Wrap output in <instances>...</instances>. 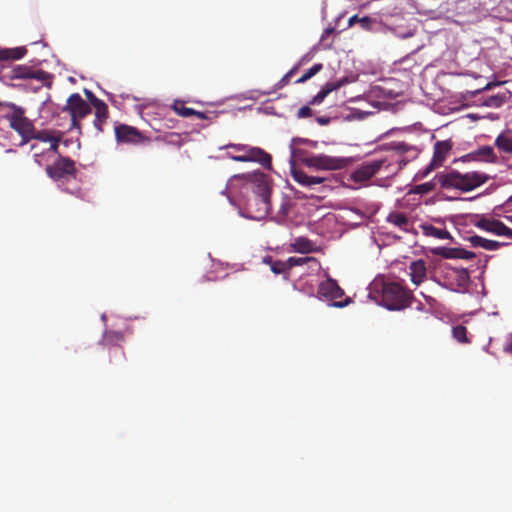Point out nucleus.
Returning <instances> with one entry per match:
<instances>
[{
  "mask_svg": "<svg viewBox=\"0 0 512 512\" xmlns=\"http://www.w3.org/2000/svg\"><path fill=\"white\" fill-rule=\"evenodd\" d=\"M386 150L391 152L389 157L364 163L352 173L351 178L355 182L368 181L380 170L383 165L389 167L391 165L390 160H395L398 162L397 170H400L410 160L416 158L418 155V149L415 146L409 145L403 141H393L387 144Z\"/></svg>",
  "mask_w": 512,
  "mask_h": 512,
  "instance_id": "nucleus-1",
  "label": "nucleus"
},
{
  "mask_svg": "<svg viewBox=\"0 0 512 512\" xmlns=\"http://www.w3.org/2000/svg\"><path fill=\"white\" fill-rule=\"evenodd\" d=\"M359 19L360 18L357 15L350 17L348 20L349 26H352L354 23H359Z\"/></svg>",
  "mask_w": 512,
  "mask_h": 512,
  "instance_id": "nucleus-46",
  "label": "nucleus"
},
{
  "mask_svg": "<svg viewBox=\"0 0 512 512\" xmlns=\"http://www.w3.org/2000/svg\"><path fill=\"white\" fill-rule=\"evenodd\" d=\"M466 158L482 159L488 162H495L496 159L494 150L491 146H482L474 153L467 155Z\"/></svg>",
  "mask_w": 512,
  "mask_h": 512,
  "instance_id": "nucleus-25",
  "label": "nucleus"
},
{
  "mask_svg": "<svg viewBox=\"0 0 512 512\" xmlns=\"http://www.w3.org/2000/svg\"><path fill=\"white\" fill-rule=\"evenodd\" d=\"M11 104H12V102H2V101H0V113L3 115Z\"/></svg>",
  "mask_w": 512,
  "mask_h": 512,
  "instance_id": "nucleus-43",
  "label": "nucleus"
},
{
  "mask_svg": "<svg viewBox=\"0 0 512 512\" xmlns=\"http://www.w3.org/2000/svg\"><path fill=\"white\" fill-rule=\"evenodd\" d=\"M312 115V109L309 106L301 107L297 112L298 118H307Z\"/></svg>",
  "mask_w": 512,
  "mask_h": 512,
  "instance_id": "nucleus-42",
  "label": "nucleus"
},
{
  "mask_svg": "<svg viewBox=\"0 0 512 512\" xmlns=\"http://www.w3.org/2000/svg\"><path fill=\"white\" fill-rule=\"evenodd\" d=\"M422 230L426 236H432L437 239H448L450 238V233L445 229H439L433 225H423Z\"/></svg>",
  "mask_w": 512,
  "mask_h": 512,
  "instance_id": "nucleus-29",
  "label": "nucleus"
},
{
  "mask_svg": "<svg viewBox=\"0 0 512 512\" xmlns=\"http://www.w3.org/2000/svg\"><path fill=\"white\" fill-rule=\"evenodd\" d=\"M193 116L197 117L198 119L204 120L207 119V116L204 112L196 111L194 110Z\"/></svg>",
  "mask_w": 512,
  "mask_h": 512,
  "instance_id": "nucleus-45",
  "label": "nucleus"
},
{
  "mask_svg": "<svg viewBox=\"0 0 512 512\" xmlns=\"http://www.w3.org/2000/svg\"><path fill=\"white\" fill-rule=\"evenodd\" d=\"M452 147L453 144L450 140L437 141L434 145L433 159L430 165L426 168L424 175H427L434 168L442 166L450 154Z\"/></svg>",
  "mask_w": 512,
  "mask_h": 512,
  "instance_id": "nucleus-15",
  "label": "nucleus"
},
{
  "mask_svg": "<svg viewBox=\"0 0 512 512\" xmlns=\"http://www.w3.org/2000/svg\"><path fill=\"white\" fill-rule=\"evenodd\" d=\"M1 81L6 85L21 87L19 83H13L16 80L35 81L29 86L33 92H38L42 87L51 88L52 75L42 69H33L27 65H15L1 72Z\"/></svg>",
  "mask_w": 512,
  "mask_h": 512,
  "instance_id": "nucleus-3",
  "label": "nucleus"
},
{
  "mask_svg": "<svg viewBox=\"0 0 512 512\" xmlns=\"http://www.w3.org/2000/svg\"><path fill=\"white\" fill-rule=\"evenodd\" d=\"M323 68L322 63H316L311 68H309L299 79L296 80L297 84H301L306 82L315 76L318 72H320Z\"/></svg>",
  "mask_w": 512,
  "mask_h": 512,
  "instance_id": "nucleus-34",
  "label": "nucleus"
},
{
  "mask_svg": "<svg viewBox=\"0 0 512 512\" xmlns=\"http://www.w3.org/2000/svg\"><path fill=\"white\" fill-rule=\"evenodd\" d=\"M291 175L297 183L308 187L321 184L325 181L323 177L309 176L304 171L296 169L295 167L291 168Z\"/></svg>",
  "mask_w": 512,
  "mask_h": 512,
  "instance_id": "nucleus-20",
  "label": "nucleus"
},
{
  "mask_svg": "<svg viewBox=\"0 0 512 512\" xmlns=\"http://www.w3.org/2000/svg\"><path fill=\"white\" fill-rule=\"evenodd\" d=\"M300 160L307 167L319 170H338L345 166L344 159L328 155H311Z\"/></svg>",
  "mask_w": 512,
  "mask_h": 512,
  "instance_id": "nucleus-13",
  "label": "nucleus"
},
{
  "mask_svg": "<svg viewBox=\"0 0 512 512\" xmlns=\"http://www.w3.org/2000/svg\"><path fill=\"white\" fill-rule=\"evenodd\" d=\"M264 262L270 265L271 271L274 274H282L290 269L287 262L280 260L273 261L270 256L265 257Z\"/></svg>",
  "mask_w": 512,
  "mask_h": 512,
  "instance_id": "nucleus-31",
  "label": "nucleus"
},
{
  "mask_svg": "<svg viewBox=\"0 0 512 512\" xmlns=\"http://www.w3.org/2000/svg\"><path fill=\"white\" fill-rule=\"evenodd\" d=\"M374 23V20H372L369 16H364L361 19H359V24L361 27L367 31L372 30V24Z\"/></svg>",
  "mask_w": 512,
  "mask_h": 512,
  "instance_id": "nucleus-41",
  "label": "nucleus"
},
{
  "mask_svg": "<svg viewBox=\"0 0 512 512\" xmlns=\"http://www.w3.org/2000/svg\"><path fill=\"white\" fill-rule=\"evenodd\" d=\"M345 83V79L336 81V82H328L325 86L310 100V105H318L323 102V100L328 96L329 93L339 89Z\"/></svg>",
  "mask_w": 512,
  "mask_h": 512,
  "instance_id": "nucleus-21",
  "label": "nucleus"
},
{
  "mask_svg": "<svg viewBox=\"0 0 512 512\" xmlns=\"http://www.w3.org/2000/svg\"><path fill=\"white\" fill-rule=\"evenodd\" d=\"M507 101V96L505 93L496 94L489 96L485 101L484 104L488 107L498 108L502 106Z\"/></svg>",
  "mask_w": 512,
  "mask_h": 512,
  "instance_id": "nucleus-33",
  "label": "nucleus"
},
{
  "mask_svg": "<svg viewBox=\"0 0 512 512\" xmlns=\"http://www.w3.org/2000/svg\"><path fill=\"white\" fill-rule=\"evenodd\" d=\"M453 337L460 343H468L467 328L463 325H458L452 329Z\"/></svg>",
  "mask_w": 512,
  "mask_h": 512,
  "instance_id": "nucleus-35",
  "label": "nucleus"
},
{
  "mask_svg": "<svg viewBox=\"0 0 512 512\" xmlns=\"http://www.w3.org/2000/svg\"><path fill=\"white\" fill-rule=\"evenodd\" d=\"M297 153H298V151H297V150H295V149H293V150H292V156H293V157H296V156H297Z\"/></svg>",
  "mask_w": 512,
  "mask_h": 512,
  "instance_id": "nucleus-49",
  "label": "nucleus"
},
{
  "mask_svg": "<svg viewBox=\"0 0 512 512\" xmlns=\"http://www.w3.org/2000/svg\"><path fill=\"white\" fill-rule=\"evenodd\" d=\"M507 207H512V195L507 199L506 204Z\"/></svg>",
  "mask_w": 512,
  "mask_h": 512,
  "instance_id": "nucleus-47",
  "label": "nucleus"
},
{
  "mask_svg": "<svg viewBox=\"0 0 512 512\" xmlns=\"http://www.w3.org/2000/svg\"><path fill=\"white\" fill-rule=\"evenodd\" d=\"M316 120L320 125H327L330 123V118L325 116L317 117Z\"/></svg>",
  "mask_w": 512,
  "mask_h": 512,
  "instance_id": "nucleus-44",
  "label": "nucleus"
},
{
  "mask_svg": "<svg viewBox=\"0 0 512 512\" xmlns=\"http://www.w3.org/2000/svg\"><path fill=\"white\" fill-rule=\"evenodd\" d=\"M489 176L480 171H469L461 173L451 170L439 176V183L442 188H455L463 192L472 191L489 180Z\"/></svg>",
  "mask_w": 512,
  "mask_h": 512,
  "instance_id": "nucleus-5",
  "label": "nucleus"
},
{
  "mask_svg": "<svg viewBox=\"0 0 512 512\" xmlns=\"http://www.w3.org/2000/svg\"><path fill=\"white\" fill-rule=\"evenodd\" d=\"M228 147L242 152L240 155H231L229 156L232 160L237 162H257L260 163L263 167L270 169L271 168V156L266 153L264 150L258 147H249L244 144H230Z\"/></svg>",
  "mask_w": 512,
  "mask_h": 512,
  "instance_id": "nucleus-9",
  "label": "nucleus"
},
{
  "mask_svg": "<svg viewBox=\"0 0 512 512\" xmlns=\"http://www.w3.org/2000/svg\"><path fill=\"white\" fill-rule=\"evenodd\" d=\"M469 241L473 247H481L488 251H496L509 244L508 242L489 240L478 235L471 236Z\"/></svg>",
  "mask_w": 512,
  "mask_h": 512,
  "instance_id": "nucleus-19",
  "label": "nucleus"
},
{
  "mask_svg": "<svg viewBox=\"0 0 512 512\" xmlns=\"http://www.w3.org/2000/svg\"><path fill=\"white\" fill-rule=\"evenodd\" d=\"M506 218L508 221H510L512 223V216H507Z\"/></svg>",
  "mask_w": 512,
  "mask_h": 512,
  "instance_id": "nucleus-50",
  "label": "nucleus"
},
{
  "mask_svg": "<svg viewBox=\"0 0 512 512\" xmlns=\"http://www.w3.org/2000/svg\"><path fill=\"white\" fill-rule=\"evenodd\" d=\"M85 96L88 100V104L92 107H97L106 104L103 100L97 98L93 92L88 89L84 90Z\"/></svg>",
  "mask_w": 512,
  "mask_h": 512,
  "instance_id": "nucleus-37",
  "label": "nucleus"
},
{
  "mask_svg": "<svg viewBox=\"0 0 512 512\" xmlns=\"http://www.w3.org/2000/svg\"><path fill=\"white\" fill-rule=\"evenodd\" d=\"M95 109V118L93 120V126L96 130V134H100L103 132V125L107 122L109 118V110L107 104L94 107Z\"/></svg>",
  "mask_w": 512,
  "mask_h": 512,
  "instance_id": "nucleus-22",
  "label": "nucleus"
},
{
  "mask_svg": "<svg viewBox=\"0 0 512 512\" xmlns=\"http://www.w3.org/2000/svg\"><path fill=\"white\" fill-rule=\"evenodd\" d=\"M115 136L118 142L123 143L138 144L144 140L143 135L137 128L125 124L115 127Z\"/></svg>",
  "mask_w": 512,
  "mask_h": 512,
  "instance_id": "nucleus-16",
  "label": "nucleus"
},
{
  "mask_svg": "<svg viewBox=\"0 0 512 512\" xmlns=\"http://www.w3.org/2000/svg\"><path fill=\"white\" fill-rule=\"evenodd\" d=\"M291 209V203L288 200H284L278 210L277 213V222H282L287 217L289 211Z\"/></svg>",
  "mask_w": 512,
  "mask_h": 512,
  "instance_id": "nucleus-36",
  "label": "nucleus"
},
{
  "mask_svg": "<svg viewBox=\"0 0 512 512\" xmlns=\"http://www.w3.org/2000/svg\"><path fill=\"white\" fill-rule=\"evenodd\" d=\"M436 255L445 259H472L475 253L458 247H439L434 250Z\"/></svg>",
  "mask_w": 512,
  "mask_h": 512,
  "instance_id": "nucleus-17",
  "label": "nucleus"
},
{
  "mask_svg": "<svg viewBox=\"0 0 512 512\" xmlns=\"http://www.w3.org/2000/svg\"><path fill=\"white\" fill-rule=\"evenodd\" d=\"M1 81L6 85L21 87L19 83H13L16 80L35 81L29 86L33 92H38L42 87L51 88L52 75L42 69H33L27 65H15L1 72Z\"/></svg>",
  "mask_w": 512,
  "mask_h": 512,
  "instance_id": "nucleus-4",
  "label": "nucleus"
},
{
  "mask_svg": "<svg viewBox=\"0 0 512 512\" xmlns=\"http://www.w3.org/2000/svg\"><path fill=\"white\" fill-rule=\"evenodd\" d=\"M2 116L9 121L10 127L22 136V142L27 143L34 125L25 116V109L12 103Z\"/></svg>",
  "mask_w": 512,
  "mask_h": 512,
  "instance_id": "nucleus-7",
  "label": "nucleus"
},
{
  "mask_svg": "<svg viewBox=\"0 0 512 512\" xmlns=\"http://www.w3.org/2000/svg\"><path fill=\"white\" fill-rule=\"evenodd\" d=\"M114 350H115V352H120L121 355L124 357V351L121 347H115Z\"/></svg>",
  "mask_w": 512,
  "mask_h": 512,
  "instance_id": "nucleus-48",
  "label": "nucleus"
},
{
  "mask_svg": "<svg viewBox=\"0 0 512 512\" xmlns=\"http://www.w3.org/2000/svg\"><path fill=\"white\" fill-rule=\"evenodd\" d=\"M62 110L71 117V129L78 131L81 130V120L92 111L91 106L78 93H73L68 97Z\"/></svg>",
  "mask_w": 512,
  "mask_h": 512,
  "instance_id": "nucleus-8",
  "label": "nucleus"
},
{
  "mask_svg": "<svg viewBox=\"0 0 512 512\" xmlns=\"http://www.w3.org/2000/svg\"><path fill=\"white\" fill-rule=\"evenodd\" d=\"M61 131L59 130H52V129H43L39 131L33 130L32 133L29 135V140L35 139L39 140L41 142H51L55 135H58Z\"/></svg>",
  "mask_w": 512,
  "mask_h": 512,
  "instance_id": "nucleus-27",
  "label": "nucleus"
},
{
  "mask_svg": "<svg viewBox=\"0 0 512 512\" xmlns=\"http://www.w3.org/2000/svg\"><path fill=\"white\" fill-rule=\"evenodd\" d=\"M251 185V195L244 207V216L253 220L264 219L271 210V185L267 176L262 173L242 175Z\"/></svg>",
  "mask_w": 512,
  "mask_h": 512,
  "instance_id": "nucleus-2",
  "label": "nucleus"
},
{
  "mask_svg": "<svg viewBox=\"0 0 512 512\" xmlns=\"http://www.w3.org/2000/svg\"><path fill=\"white\" fill-rule=\"evenodd\" d=\"M298 69L297 66H295L294 68H292L289 72H287L282 78L281 80L279 81L278 83V87L279 88H282L284 87L286 84H288L290 78L292 77V75L296 72V70Z\"/></svg>",
  "mask_w": 512,
  "mask_h": 512,
  "instance_id": "nucleus-40",
  "label": "nucleus"
},
{
  "mask_svg": "<svg viewBox=\"0 0 512 512\" xmlns=\"http://www.w3.org/2000/svg\"><path fill=\"white\" fill-rule=\"evenodd\" d=\"M45 171L54 181L66 178H76L77 175L75 161L62 155H59L52 164L47 165Z\"/></svg>",
  "mask_w": 512,
  "mask_h": 512,
  "instance_id": "nucleus-10",
  "label": "nucleus"
},
{
  "mask_svg": "<svg viewBox=\"0 0 512 512\" xmlns=\"http://www.w3.org/2000/svg\"><path fill=\"white\" fill-rule=\"evenodd\" d=\"M388 223H391L397 227H399L403 231H408L410 226V221L406 214L402 212H391L388 214L386 218Z\"/></svg>",
  "mask_w": 512,
  "mask_h": 512,
  "instance_id": "nucleus-24",
  "label": "nucleus"
},
{
  "mask_svg": "<svg viewBox=\"0 0 512 512\" xmlns=\"http://www.w3.org/2000/svg\"><path fill=\"white\" fill-rule=\"evenodd\" d=\"M318 294L328 300H332V306L337 308H343L347 306L351 299L347 297L344 301H337L344 296L343 289L338 285V283L331 278L320 283L318 287Z\"/></svg>",
  "mask_w": 512,
  "mask_h": 512,
  "instance_id": "nucleus-12",
  "label": "nucleus"
},
{
  "mask_svg": "<svg viewBox=\"0 0 512 512\" xmlns=\"http://www.w3.org/2000/svg\"><path fill=\"white\" fill-rule=\"evenodd\" d=\"M310 260H315V259L312 258V257H299V258L290 257L287 260V263H288L289 268H291V267H294V266L303 265L304 263H306V262H308Z\"/></svg>",
  "mask_w": 512,
  "mask_h": 512,
  "instance_id": "nucleus-38",
  "label": "nucleus"
},
{
  "mask_svg": "<svg viewBox=\"0 0 512 512\" xmlns=\"http://www.w3.org/2000/svg\"><path fill=\"white\" fill-rule=\"evenodd\" d=\"M443 278L445 287L454 292H464L470 284V275L465 268L448 267Z\"/></svg>",
  "mask_w": 512,
  "mask_h": 512,
  "instance_id": "nucleus-11",
  "label": "nucleus"
},
{
  "mask_svg": "<svg viewBox=\"0 0 512 512\" xmlns=\"http://www.w3.org/2000/svg\"><path fill=\"white\" fill-rule=\"evenodd\" d=\"M474 225L484 231L495 234L497 236H504L512 241V229L506 226L500 220L482 216Z\"/></svg>",
  "mask_w": 512,
  "mask_h": 512,
  "instance_id": "nucleus-14",
  "label": "nucleus"
},
{
  "mask_svg": "<svg viewBox=\"0 0 512 512\" xmlns=\"http://www.w3.org/2000/svg\"><path fill=\"white\" fill-rule=\"evenodd\" d=\"M27 49L25 47H16L12 49L0 50V60H19L25 56Z\"/></svg>",
  "mask_w": 512,
  "mask_h": 512,
  "instance_id": "nucleus-26",
  "label": "nucleus"
},
{
  "mask_svg": "<svg viewBox=\"0 0 512 512\" xmlns=\"http://www.w3.org/2000/svg\"><path fill=\"white\" fill-rule=\"evenodd\" d=\"M172 109L181 117L188 118L193 116L194 109L185 106V102L181 100L174 101Z\"/></svg>",
  "mask_w": 512,
  "mask_h": 512,
  "instance_id": "nucleus-32",
  "label": "nucleus"
},
{
  "mask_svg": "<svg viewBox=\"0 0 512 512\" xmlns=\"http://www.w3.org/2000/svg\"><path fill=\"white\" fill-rule=\"evenodd\" d=\"M490 86H491L490 84H487V85H486V87H485V89H489V88H490Z\"/></svg>",
  "mask_w": 512,
  "mask_h": 512,
  "instance_id": "nucleus-51",
  "label": "nucleus"
},
{
  "mask_svg": "<svg viewBox=\"0 0 512 512\" xmlns=\"http://www.w3.org/2000/svg\"><path fill=\"white\" fill-rule=\"evenodd\" d=\"M391 31L397 36V37H400V38H403V39H406V38H410V37H413L415 35V32H416V28L415 27H411V26H404L402 24H395L392 28H391Z\"/></svg>",
  "mask_w": 512,
  "mask_h": 512,
  "instance_id": "nucleus-30",
  "label": "nucleus"
},
{
  "mask_svg": "<svg viewBox=\"0 0 512 512\" xmlns=\"http://www.w3.org/2000/svg\"><path fill=\"white\" fill-rule=\"evenodd\" d=\"M413 294L397 282H384L381 290V303L389 310H402L411 304Z\"/></svg>",
  "mask_w": 512,
  "mask_h": 512,
  "instance_id": "nucleus-6",
  "label": "nucleus"
},
{
  "mask_svg": "<svg viewBox=\"0 0 512 512\" xmlns=\"http://www.w3.org/2000/svg\"><path fill=\"white\" fill-rule=\"evenodd\" d=\"M292 247L296 252L310 253V252L314 251L315 244L307 238L298 237L293 242Z\"/></svg>",
  "mask_w": 512,
  "mask_h": 512,
  "instance_id": "nucleus-28",
  "label": "nucleus"
},
{
  "mask_svg": "<svg viewBox=\"0 0 512 512\" xmlns=\"http://www.w3.org/2000/svg\"><path fill=\"white\" fill-rule=\"evenodd\" d=\"M494 144L499 151L512 154V132L510 130L503 131L496 137Z\"/></svg>",
  "mask_w": 512,
  "mask_h": 512,
  "instance_id": "nucleus-23",
  "label": "nucleus"
},
{
  "mask_svg": "<svg viewBox=\"0 0 512 512\" xmlns=\"http://www.w3.org/2000/svg\"><path fill=\"white\" fill-rule=\"evenodd\" d=\"M409 271L410 280L416 286L422 284L427 278V266L423 259L411 262Z\"/></svg>",
  "mask_w": 512,
  "mask_h": 512,
  "instance_id": "nucleus-18",
  "label": "nucleus"
},
{
  "mask_svg": "<svg viewBox=\"0 0 512 512\" xmlns=\"http://www.w3.org/2000/svg\"><path fill=\"white\" fill-rule=\"evenodd\" d=\"M62 139V132H60L58 135H55L54 139L49 142L50 143V147L48 149V151H51L55 154H57L58 156L60 155L59 154V143Z\"/></svg>",
  "mask_w": 512,
  "mask_h": 512,
  "instance_id": "nucleus-39",
  "label": "nucleus"
}]
</instances>
